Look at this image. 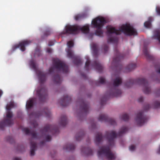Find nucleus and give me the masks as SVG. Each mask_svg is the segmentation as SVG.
Segmentation results:
<instances>
[{
  "label": "nucleus",
  "instance_id": "40",
  "mask_svg": "<svg viewBox=\"0 0 160 160\" xmlns=\"http://www.w3.org/2000/svg\"><path fill=\"white\" fill-rule=\"evenodd\" d=\"M41 116V113L40 112H33L30 115V117L32 116H34L35 118Z\"/></svg>",
  "mask_w": 160,
  "mask_h": 160
},
{
  "label": "nucleus",
  "instance_id": "60",
  "mask_svg": "<svg viewBox=\"0 0 160 160\" xmlns=\"http://www.w3.org/2000/svg\"><path fill=\"white\" fill-rule=\"evenodd\" d=\"M157 153L159 154H160V145L159 148L157 151Z\"/></svg>",
  "mask_w": 160,
  "mask_h": 160
},
{
  "label": "nucleus",
  "instance_id": "16",
  "mask_svg": "<svg viewBox=\"0 0 160 160\" xmlns=\"http://www.w3.org/2000/svg\"><path fill=\"white\" fill-rule=\"evenodd\" d=\"M98 120L100 122H108L112 125H115L116 122L115 120L112 118H109L107 115L102 114L99 115L98 118Z\"/></svg>",
  "mask_w": 160,
  "mask_h": 160
},
{
  "label": "nucleus",
  "instance_id": "27",
  "mask_svg": "<svg viewBox=\"0 0 160 160\" xmlns=\"http://www.w3.org/2000/svg\"><path fill=\"white\" fill-rule=\"evenodd\" d=\"M37 144L36 142L31 141L30 142V155L34 156L35 151L36 149Z\"/></svg>",
  "mask_w": 160,
  "mask_h": 160
},
{
  "label": "nucleus",
  "instance_id": "54",
  "mask_svg": "<svg viewBox=\"0 0 160 160\" xmlns=\"http://www.w3.org/2000/svg\"><path fill=\"white\" fill-rule=\"evenodd\" d=\"M135 148V147L133 145H132L129 147V149L131 151H133Z\"/></svg>",
  "mask_w": 160,
  "mask_h": 160
},
{
  "label": "nucleus",
  "instance_id": "30",
  "mask_svg": "<svg viewBox=\"0 0 160 160\" xmlns=\"http://www.w3.org/2000/svg\"><path fill=\"white\" fill-rule=\"evenodd\" d=\"M75 148V146L72 144H68L63 147V149L67 151H71Z\"/></svg>",
  "mask_w": 160,
  "mask_h": 160
},
{
  "label": "nucleus",
  "instance_id": "47",
  "mask_svg": "<svg viewBox=\"0 0 160 160\" xmlns=\"http://www.w3.org/2000/svg\"><path fill=\"white\" fill-rule=\"evenodd\" d=\"M67 44L68 47L69 48L72 47L74 45L73 42L72 41H70L68 42Z\"/></svg>",
  "mask_w": 160,
  "mask_h": 160
},
{
  "label": "nucleus",
  "instance_id": "19",
  "mask_svg": "<svg viewBox=\"0 0 160 160\" xmlns=\"http://www.w3.org/2000/svg\"><path fill=\"white\" fill-rule=\"evenodd\" d=\"M92 67H93L99 72H101L103 69V67L101 64L96 60L93 61L91 64Z\"/></svg>",
  "mask_w": 160,
  "mask_h": 160
},
{
  "label": "nucleus",
  "instance_id": "29",
  "mask_svg": "<svg viewBox=\"0 0 160 160\" xmlns=\"http://www.w3.org/2000/svg\"><path fill=\"white\" fill-rule=\"evenodd\" d=\"M36 98H32L27 101L26 107L28 109L31 108L33 106L34 102L36 101Z\"/></svg>",
  "mask_w": 160,
  "mask_h": 160
},
{
  "label": "nucleus",
  "instance_id": "58",
  "mask_svg": "<svg viewBox=\"0 0 160 160\" xmlns=\"http://www.w3.org/2000/svg\"><path fill=\"white\" fill-rule=\"evenodd\" d=\"M47 52L48 53H51L52 52V50L50 48H48L47 50Z\"/></svg>",
  "mask_w": 160,
  "mask_h": 160
},
{
  "label": "nucleus",
  "instance_id": "42",
  "mask_svg": "<svg viewBox=\"0 0 160 160\" xmlns=\"http://www.w3.org/2000/svg\"><path fill=\"white\" fill-rule=\"evenodd\" d=\"M102 50L104 53H106L108 50V47L107 44H104L102 47Z\"/></svg>",
  "mask_w": 160,
  "mask_h": 160
},
{
  "label": "nucleus",
  "instance_id": "31",
  "mask_svg": "<svg viewBox=\"0 0 160 160\" xmlns=\"http://www.w3.org/2000/svg\"><path fill=\"white\" fill-rule=\"evenodd\" d=\"M87 14L85 13H79L75 16V19L76 20H78L87 17Z\"/></svg>",
  "mask_w": 160,
  "mask_h": 160
},
{
  "label": "nucleus",
  "instance_id": "24",
  "mask_svg": "<svg viewBox=\"0 0 160 160\" xmlns=\"http://www.w3.org/2000/svg\"><path fill=\"white\" fill-rule=\"evenodd\" d=\"M81 152L85 156L92 155L93 151L89 147H83L81 148Z\"/></svg>",
  "mask_w": 160,
  "mask_h": 160
},
{
  "label": "nucleus",
  "instance_id": "10",
  "mask_svg": "<svg viewBox=\"0 0 160 160\" xmlns=\"http://www.w3.org/2000/svg\"><path fill=\"white\" fill-rule=\"evenodd\" d=\"M114 52L115 56L113 58L112 64L115 66L117 69H119L121 70L122 69V66L121 63V61L123 58L124 56L122 54H121L119 52L117 48L114 49Z\"/></svg>",
  "mask_w": 160,
  "mask_h": 160
},
{
  "label": "nucleus",
  "instance_id": "48",
  "mask_svg": "<svg viewBox=\"0 0 160 160\" xmlns=\"http://www.w3.org/2000/svg\"><path fill=\"white\" fill-rule=\"evenodd\" d=\"M7 140L11 143H12L13 141V139L10 136H8L7 137Z\"/></svg>",
  "mask_w": 160,
  "mask_h": 160
},
{
  "label": "nucleus",
  "instance_id": "23",
  "mask_svg": "<svg viewBox=\"0 0 160 160\" xmlns=\"http://www.w3.org/2000/svg\"><path fill=\"white\" fill-rule=\"evenodd\" d=\"M22 130L26 134L30 133L33 138L38 139L41 138V137H39V136L34 131L30 132L29 129L27 128H23Z\"/></svg>",
  "mask_w": 160,
  "mask_h": 160
},
{
  "label": "nucleus",
  "instance_id": "26",
  "mask_svg": "<svg viewBox=\"0 0 160 160\" xmlns=\"http://www.w3.org/2000/svg\"><path fill=\"white\" fill-rule=\"evenodd\" d=\"M103 138V137L102 136V133L100 132H98L95 136V143L97 145L99 144L102 141Z\"/></svg>",
  "mask_w": 160,
  "mask_h": 160
},
{
  "label": "nucleus",
  "instance_id": "63",
  "mask_svg": "<svg viewBox=\"0 0 160 160\" xmlns=\"http://www.w3.org/2000/svg\"><path fill=\"white\" fill-rule=\"evenodd\" d=\"M81 75H82V77H86V75H85L84 74H81Z\"/></svg>",
  "mask_w": 160,
  "mask_h": 160
},
{
  "label": "nucleus",
  "instance_id": "61",
  "mask_svg": "<svg viewBox=\"0 0 160 160\" xmlns=\"http://www.w3.org/2000/svg\"><path fill=\"white\" fill-rule=\"evenodd\" d=\"M45 143L44 141H42L40 142V145H42Z\"/></svg>",
  "mask_w": 160,
  "mask_h": 160
},
{
  "label": "nucleus",
  "instance_id": "11",
  "mask_svg": "<svg viewBox=\"0 0 160 160\" xmlns=\"http://www.w3.org/2000/svg\"><path fill=\"white\" fill-rule=\"evenodd\" d=\"M78 102L80 104V108L81 112L78 114V117L86 115L89 112V104L83 98L78 100Z\"/></svg>",
  "mask_w": 160,
  "mask_h": 160
},
{
  "label": "nucleus",
  "instance_id": "51",
  "mask_svg": "<svg viewBox=\"0 0 160 160\" xmlns=\"http://www.w3.org/2000/svg\"><path fill=\"white\" fill-rule=\"evenodd\" d=\"M150 106L149 104H146L144 107V110L145 111H147L150 108Z\"/></svg>",
  "mask_w": 160,
  "mask_h": 160
},
{
  "label": "nucleus",
  "instance_id": "37",
  "mask_svg": "<svg viewBox=\"0 0 160 160\" xmlns=\"http://www.w3.org/2000/svg\"><path fill=\"white\" fill-rule=\"evenodd\" d=\"M118 41V38L117 37H110L108 40V43H117Z\"/></svg>",
  "mask_w": 160,
  "mask_h": 160
},
{
  "label": "nucleus",
  "instance_id": "4",
  "mask_svg": "<svg viewBox=\"0 0 160 160\" xmlns=\"http://www.w3.org/2000/svg\"><path fill=\"white\" fill-rule=\"evenodd\" d=\"M58 132L59 129L57 126L49 124L46 125L43 129L40 130L42 137L45 138L46 141L48 142L50 141L51 139V137L48 134L55 135Z\"/></svg>",
  "mask_w": 160,
  "mask_h": 160
},
{
  "label": "nucleus",
  "instance_id": "22",
  "mask_svg": "<svg viewBox=\"0 0 160 160\" xmlns=\"http://www.w3.org/2000/svg\"><path fill=\"white\" fill-rule=\"evenodd\" d=\"M14 105L13 103H11L7 104L6 106V109L8 110L7 112L6 116L8 118H11L13 116L12 113L10 110L12 108L14 107Z\"/></svg>",
  "mask_w": 160,
  "mask_h": 160
},
{
  "label": "nucleus",
  "instance_id": "9",
  "mask_svg": "<svg viewBox=\"0 0 160 160\" xmlns=\"http://www.w3.org/2000/svg\"><path fill=\"white\" fill-rule=\"evenodd\" d=\"M122 79L120 77H116L113 80V87L111 89L109 96L118 97L121 95L122 93L121 91L118 89V87L122 83Z\"/></svg>",
  "mask_w": 160,
  "mask_h": 160
},
{
  "label": "nucleus",
  "instance_id": "34",
  "mask_svg": "<svg viewBox=\"0 0 160 160\" xmlns=\"http://www.w3.org/2000/svg\"><path fill=\"white\" fill-rule=\"evenodd\" d=\"M153 21V18L150 17L148 18V21H146L144 23L145 27L147 28H150L151 26V22Z\"/></svg>",
  "mask_w": 160,
  "mask_h": 160
},
{
  "label": "nucleus",
  "instance_id": "38",
  "mask_svg": "<svg viewBox=\"0 0 160 160\" xmlns=\"http://www.w3.org/2000/svg\"><path fill=\"white\" fill-rule=\"evenodd\" d=\"M42 114L47 117H50L51 115L50 110L48 108L44 109V112H42Z\"/></svg>",
  "mask_w": 160,
  "mask_h": 160
},
{
  "label": "nucleus",
  "instance_id": "13",
  "mask_svg": "<svg viewBox=\"0 0 160 160\" xmlns=\"http://www.w3.org/2000/svg\"><path fill=\"white\" fill-rule=\"evenodd\" d=\"M143 112L141 111L137 115L135 120L139 126H142L145 122H147L148 118L143 114Z\"/></svg>",
  "mask_w": 160,
  "mask_h": 160
},
{
  "label": "nucleus",
  "instance_id": "18",
  "mask_svg": "<svg viewBox=\"0 0 160 160\" xmlns=\"http://www.w3.org/2000/svg\"><path fill=\"white\" fill-rule=\"evenodd\" d=\"M71 98L68 95L64 96L61 99V104L63 106H68L71 102Z\"/></svg>",
  "mask_w": 160,
  "mask_h": 160
},
{
  "label": "nucleus",
  "instance_id": "56",
  "mask_svg": "<svg viewBox=\"0 0 160 160\" xmlns=\"http://www.w3.org/2000/svg\"><path fill=\"white\" fill-rule=\"evenodd\" d=\"M96 127V124L94 122H92V128H95Z\"/></svg>",
  "mask_w": 160,
  "mask_h": 160
},
{
  "label": "nucleus",
  "instance_id": "5",
  "mask_svg": "<svg viewBox=\"0 0 160 160\" xmlns=\"http://www.w3.org/2000/svg\"><path fill=\"white\" fill-rule=\"evenodd\" d=\"M52 67L50 68L49 70L50 73L54 72L55 69L58 72H62L64 73H67L68 72V67L64 62L58 59H54L53 60Z\"/></svg>",
  "mask_w": 160,
  "mask_h": 160
},
{
  "label": "nucleus",
  "instance_id": "28",
  "mask_svg": "<svg viewBox=\"0 0 160 160\" xmlns=\"http://www.w3.org/2000/svg\"><path fill=\"white\" fill-rule=\"evenodd\" d=\"M92 49L94 55L97 56L98 55V46L96 43H92L91 45Z\"/></svg>",
  "mask_w": 160,
  "mask_h": 160
},
{
  "label": "nucleus",
  "instance_id": "52",
  "mask_svg": "<svg viewBox=\"0 0 160 160\" xmlns=\"http://www.w3.org/2000/svg\"><path fill=\"white\" fill-rule=\"evenodd\" d=\"M54 41H55L53 40V41H50L48 42V46H51L53 45L54 44Z\"/></svg>",
  "mask_w": 160,
  "mask_h": 160
},
{
  "label": "nucleus",
  "instance_id": "8",
  "mask_svg": "<svg viewBox=\"0 0 160 160\" xmlns=\"http://www.w3.org/2000/svg\"><path fill=\"white\" fill-rule=\"evenodd\" d=\"M106 23L105 18L102 17H98L93 19L92 22L94 28H97L95 32V34L99 37H102L103 32L101 29L104 25Z\"/></svg>",
  "mask_w": 160,
  "mask_h": 160
},
{
  "label": "nucleus",
  "instance_id": "7",
  "mask_svg": "<svg viewBox=\"0 0 160 160\" xmlns=\"http://www.w3.org/2000/svg\"><path fill=\"white\" fill-rule=\"evenodd\" d=\"M98 154L99 157L104 158L107 160H114L116 158L115 154L111 151L108 146L101 147L98 152Z\"/></svg>",
  "mask_w": 160,
  "mask_h": 160
},
{
  "label": "nucleus",
  "instance_id": "46",
  "mask_svg": "<svg viewBox=\"0 0 160 160\" xmlns=\"http://www.w3.org/2000/svg\"><path fill=\"white\" fill-rule=\"evenodd\" d=\"M100 84H104L105 82V78L103 77H100L99 78V81L98 82Z\"/></svg>",
  "mask_w": 160,
  "mask_h": 160
},
{
  "label": "nucleus",
  "instance_id": "39",
  "mask_svg": "<svg viewBox=\"0 0 160 160\" xmlns=\"http://www.w3.org/2000/svg\"><path fill=\"white\" fill-rule=\"evenodd\" d=\"M121 118L123 120L126 121L129 120V116L127 113H124L122 115Z\"/></svg>",
  "mask_w": 160,
  "mask_h": 160
},
{
  "label": "nucleus",
  "instance_id": "15",
  "mask_svg": "<svg viewBox=\"0 0 160 160\" xmlns=\"http://www.w3.org/2000/svg\"><path fill=\"white\" fill-rule=\"evenodd\" d=\"M67 52L68 57L70 58L74 59L73 62L75 64L78 65L81 63L82 62L80 58L77 56H75L70 49H68Z\"/></svg>",
  "mask_w": 160,
  "mask_h": 160
},
{
  "label": "nucleus",
  "instance_id": "59",
  "mask_svg": "<svg viewBox=\"0 0 160 160\" xmlns=\"http://www.w3.org/2000/svg\"><path fill=\"white\" fill-rule=\"evenodd\" d=\"M13 160H21V159L20 158H15L13 159Z\"/></svg>",
  "mask_w": 160,
  "mask_h": 160
},
{
  "label": "nucleus",
  "instance_id": "49",
  "mask_svg": "<svg viewBox=\"0 0 160 160\" xmlns=\"http://www.w3.org/2000/svg\"><path fill=\"white\" fill-rule=\"evenodd\" d=\"M156 11L158 15L160 16V7L157 6L156 8Z\"/></svg>",
  "mask_w": 160,
  "mask_h": 160
},
{
  "label": "nucleus",
  "instance_id": "36",
  "mask_svg": "<svg viewBox=\"0 0 160 160\" xmlns=\"http://www.w3.org/2000/svg\"><path fill=\"white\" fill-rule=\"evenodd\" d=\"M84 132L83 131H81L77 133L76 136V138L77 141L81 140L84 136Z\"/></svg>",
  "mask_w": 160,
  "mask_h": 160
},
{
  "label": "nucleus",
  "instance_id": "25",
  "mask_svg": "<svg viewBox=\"0 0 160 160\" xmlns=\"http://www.w3.org/2000/svg\"><path fill=\"white\" fill-rule=\"evenodd\" d=\"M68 123L67 118L65 115H62L60 118L59 123L60 125L62 127L65 126Z\"/></svg>",
  "mask_w": 160,
  "mask_h": 160
},
{
  "label": "nucleus",
  "instance_id": "14",
  "mask_svg": "<svg viewBox=\"0 0 160 160\" xmlns=\"http://www.w3.org/2000/svg\"><path fill=\"white\" fill-rule=\"evenodd\" d=\"M31 42V41L29 40L22 41L18 44L14 45L13 47V49L15 50L17 48H19L21 51L23 52L26 50L25 47L28 45Z\"/></svg>",
  "mask_w": 160,
  "mask_h": 160
},
{
  "label": "nucleus",
  "instance_id": "64",
  "mask_svg": "<svg viewBox=\"0 0 160 160\" xmlns=\"http://www.w3.org/2000/svg\"><path fill=\"white\" fill-rule=\"evenodd\" d=\"M96 85H98V84L97 83H96Z\"/></svg>",
  "mask_w": 160,
  "mask_h": 160
},
{
  "label": "nucleus",
  "instance_id": "53",
  "mask_svg": "<svg viewBox=\"0 0 160 160\" xmlns=\"http://www.w3.org/2000/svg\"><path fill=\"white\" fill-rule=\"evenodd\" d=\"M104 99L106 100V99H105L104 98L101 99L100 102L101 105H102L105 103V100Z\"/></svg>",
  "mask_w": 160,
  "mask_h": 160
},
{
  "label": "nucleus",
  "instance_id": "6",
  "mask_svg": "<svg viewBox=\"0 0 160 160\" xmlns=\"http://www.w3.org/2000/svg\"><path fill=\"white\" fill-rule=\"evenodd\" d=\"M128 130L127 127H124L121 128L118 133L113 130L106 132L105 137L107 139L110 146L113 145L114 144V139L118 136H122L128 131Z\"/></svg>",
  "mask_w": 160,
  "mask_h": 160
},
{
  "label": "nucleus",
  "instance_id": "41",
  "mask_svg": "<svg viewBox=\"0 0 160 160\" xmlns=\"http://www.w3.org/2000/svg\"><path fill=\"white\" fill-rule=\"evenodd\" d=\"M90 63V61L89 58L87 59V61L85 63V68L87 71H88L89 68V66Z\"/></svg>",
  "mask_w": 160,
  "mask_h": 160
},
{
  "label": "nucleus",
  "instance_id": "43",
  "mask_svg": "<svg viewBox=\"0 0 160 160\" xmlns=\"http://www.w3.org/2000/svg\"><path fill=\"white\" fill-rule=\"evenodd\" d=\"M51 32L50 31L48 30L45 31L43 35V36H42V38H44L47 37L48 35L50 34Z\"/></svg>",
  "mask_w": 160,
  "mask_h": 160
},
{
  "label": "nucleus",
  "instance_id": "1",
  "mask_svg": "<svg viewBox=\"0 0 160 160\" xmlns=\"http://www.w3.org/2000/svg\"><path fill=\"white\" fill-rule=\"evenodd\" d=\"M107 34L108 36H110L113 33L119 35L121 34V32L129 36L136 35L137 34L136 29L129 24L122 25L119 30L116 29L110 26H107Z\"/></svg>",
  "mask_w": 160,
  "mask_h": 160
},
{
  "label": "nucleus",
  "instance_id": "45",
  "mask_svg": "<svg viewBox=\"0 0 160 160\" xmlns=\"http://www.w3.org/2000/svg\"><path fill=\"white\" fill-rule=\"evenodd\" d=\"M30 123L34 128H36L38 125L37 122L35 120H32L30 122Z\"/></svg>",
  "mask_w": 160,
  "mask_h": 160
},
{
  "label": "nucleus",
  "instance_id": "35",
  "mask_svg": "<svg viewBox=\"0 0 160 160\" xmlns=\"http://www.w3.org/2000/svg\"><path fill=\"white\" fill-rule=\"evenodd\" d=\"M153 38L158 39L160 42V32L159 30H156L154 31Z\"/></svg>",
  "mask_w": 160,
  "mask_h": 160
},
{
  "label": "nucleus",
  "instance_id": "17",
  "mask_svg": "<svg viewBox=\"0 0 160 160\" xmlns=\"http://www.w3.org/2000/svg\"><path fill=\"white\" fill-rule=\"evenodd\" d=\"M13 122L9 119L5 118L0 122V129L3 130L5 126H10L13 124Z\"/></svg>",
  "mask_w": 160,
  "mask_h": 160
},
{
  "label": "nucleus",
  "instance_id": "50",
  "mask_svg": "<svg viewBox=\"0 0 160 160\" xmlns=\"http://www.w3.org/2000/svg\"><path fill=\"white\" fill-rule=\"evenodd\" d=\"M154 106L156 108H158L160 107V102L156 101L154 102Z\"/></svg>",
  "mask_w": 160,
  "mask_h": 160
},
{
  "label": "nucleus",
  "instance_id": "20",
  "mask_svg": "<svg viewBox=\"0 0 160 160\" xmlns=\"http://www.w3.org/2000/svg\"><path fill=\"white\" fill-rule=\"evenodd\" d=\"M143 52L147 59L150 60H153L154 59V57L149 54L148 50V48L145 45L144 46Z\"/></svg>",
  "mask_w": 160,
  "mask_h": 160
},
{
  "label": "nucleus",
  "instance_id": "3",
  "mask_svg": "<svg viewBox=\"0 0 160 160\" xmlns=\"http://www.w3.org/2000/svg\"><path fill=\"white\" fill-rule=\"evenodd\" d=\"M80 30L83 33H88L89 31V27L88 25L84 26L82 27L75 26L67 25L65 27V29L61 34H76Z\"/></svg>",
  "mask_w": 160,
  "mask_h": 160
},
{
  "label": "nucleus",
  "instance_id": "62",
  "mask_svg": "<svg viewBox=\"0 0 160 160\" xmlns=\"http://www.w3.org/2000/svg\"><path fill=\"white\" fill-rule=\"evenodd\" d=\"M2 91L0 90V97L2 95Z\"/></svg>",
  "mask_w": 160,
  "mask_h": 160
},
{
  "label": "nucleus",
  "instance_id": "2",
  "mask_svg": "<svg viewBox=\"0 0 160 160\" xmlns=\"http://www.w3.org/2000/svg\"><path fill=\"white\" fill-rule=\"evenodd\" d=\"M133 84L141 85L142 87V90L144 93L148 94L151 92V88L147 80L144 78H139L135 79H130L125 83V85L129 88Z\"/></svg>",
  "mask_w": 160,
  "mask_h": 160
},
{
  "label": "nucleus",
  "instance_id": "33",
  "mask_svg": "<svg viewBox=\"0 0 160 160\" xmlns=\"http://www.w3.org/2000/svg\"><path fill=\"white\" fill-rule=\"evenodd\" d=\"M54 82L56 84H60L62 82V80L60 76L57 75L53 76Z\"/></svg>",
  "mask_w": 160,
  "mask_h": 160
},
{
  "label": "nucleus",
  "instance_id": "21",
  "mask_svg": "<svg viewBox=\"0 0 160 160\" xmlns=\"http://www.w3.org/2000/svg\"><path fill=\"white\" fill-rule=\"evenodd\" d=\"M37 73L40 83L41 84L43 83L46 80V74L41 71L38 72Z\"/></svg>",
  "mask_w": 160,
  "mask_h": 160
},
{
  "label": "nucleus",
  "instance_id": "32",
  "mask_svg": "<svg viewBox=\"0 0 160 160\" xmlns=\"http://www.w3.org/2000/svg\"><path fill=\"white\" fill-rule=\"evenodd\" d=\"M136 67V64L135 63L129 64L126 68V70L127 72H130Z\"/></svg>",
  "mask_w": 160,
  "mask_h": 160
},
{
  "label": "nucleus",
  "instance_id": "12",
  "mask_svg": "<svg viewBox=\"0 0 160 160\" xmlns=\"http://www.w3.org/2000/svg\"><path fill=\"white\" fill-rule=\"evenodd\" d=\"M37 94L41 102H45L48 98L47 90L45 87L38 88L37 90Z\"/></svg>",
  "mask_w": 160,
  "mask_h": 160
},
{
  "label": "nucleus",
  "instance_id": "57",
  "mask_svg": "<svg viewBox=\"0 0 160 160\" xmlns=\"http://www.w3.org/2000/svg\"><path fill=\"white\" fill-rule=\"evenodd\" d=\"M157 96H160V88L157 91L156 93Z\"/></svg>",
  "mask_w": 160,
  "mask_h": 160
},
{
  "label": "nucleus",
  "instance_id": "44",
  "mask_svg": "<svg viewBox=\"0 0 160 160\" xmlns=\"http://www.w3.org/2000/svg\"><path fill=\"white\" fill-rule=\"evenodd\" d=\"M30 64L31 66L33 69H36V64L32 60L30 61Z\"/></svg>",
  "mask_w": 160,
  "mask_h": 160
},
{
  "label": "nucleus",
  "instance_id": "55",
  "mask_svg": "<svg viewBox=\"0 0 160 160\" xmlns=\"http://www.w3.org/2000/svg\"><path fill=\"white\" fill-rule=\"evenodd\" d=\"M143 97H141L138 99V101L139 102H142L143 101Z\"/></svg>",
  "mask_w": 160,
  "mask_h": 160
}]
</instances>
